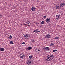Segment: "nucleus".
Wrapping results in <instances>:
<instances>
[{"label":"nucleus","instance_id":"obj_1","mask_svg":"<svg viewBox=\"0 0 65 65\" xmlns=\"http://www.w3.org/2000/svg\"><path fill=\"white\" fill-rule=\"evenodd\" d=\"M54 57V55H48L47 58V59L45 60V61L47 62V61H50L52 60L53 59Z\"/></svg>","mask_w":65,"mask_h":65},{"label":"nucleus","instance_id":"obj_2","mask_svg":"<svg viewBox=\"0 0 65 65\" xmlns=\"http://www.w3.org/2000/svg\"><path fill=\"white\" fill-rule=\"evenodd\" d=\"M29 37H30V35L29 34H26L24 36V38L26 39L29 38Z\"/></svg>","mask_w":65,"mask_h":65},{"label":"nucleus","instance_id":"obj_3","mask_svg":"<svg viewBox=\"0 0 65 65\" xmlns=\"http://www.w3.org/2000/svg\"><path fill=\"white\" fill-rule=\"evenodd\" d=\"M50 37H51L50 35L47 34L46 35V36H45V38L46 39H48L50 38Z\"/></svg>","mask_w":65,"mask_h":65},{"label":"nucleus","instance_id":"obj_4","mask_svg":"<svg viewBox=\"0 0 65 65\" xmlns=\"http://www.w3.org/2000/svg\"><path fill=\"white\" fill-rule=\"evenodd\" d=\"M61 18V15H57L56 16V18L57 20H60Z\"/></svg>","mask_w":65,"mask_h":65},{"label":"nucleus","instance_id":"obj_5","mask_svg":"<svg viewBox=\"0 0 65 65\" xmlns=\"http://www.w3.org/2000/svg\"><path fill=\"white\" fill-rule=\"evenodd\" d=\"M40 51V48H37L36 49V52L37 53H39Z\"/></svg>","mask_w":65,"mask_h":65},{"label":"nucleus","instance_id":"obj_6","mask_svg":"<svg viewBox=\"0 0 65 65\" xmlns=\"http://www.w3.org/2000/svg\"><path fill=\"white\" fill-rule=\"evenodd\" d=\"M25 57V55L23 54H21L20 55V57L21 59H23V58H24Z\"/></svg>","mask_w":65,"mask_h":65},{"label":"nucleus","instance_id":"obj_7","mask_svg":"<svg viewBox=\"0 0 65 65\" xmlns=\"http://www.w3.org/2000/svg\"><path fill=\"white\" fill-rule=\"evenodd\" d=\"M61 7L60 5L59 4L57 5L56 6V9H59Z\"/></svg>","mask_w":65,"mask_h":65},{"label":"nucleus","instance_id":"obj_8","mask_svg":"<svg viewBox=\"0 0 65 65\" xmlns=\"http://www.w3.org/2000/svg\"><path fill=\"white\" fill-rule=\"evenodd\" d=\"M45 21H46V22L47 23H50V18H47L45 20Z\"/></svg>","mask_w":65,"mask_h":65},{"label":"nucleus","instance_id":"obj_9","mask_svg":"<svg viewBox=\"0 0 65 65\" xmlns=\"http://www.w3.org/2000/svg\"><path fill=\"white\" fill-rule=\"evenodd\" d=\"M27 63L28 65H31V61L30 60H28L27 61Z\"/></svg>","mask_w":65,"mask_h":65},{"label":"nucleus","instance_id":"obj_10","mask_svg":"<svg viewBox=\"0 0 65 65\" xmlns=\"http://www.w3.org/2000/svg\"><path fill=\"white\" fill-rule=\"evenodd\" d=\"M60 7H63L64 6H65V3H61L60 4Z\"/></svg>","mask_w":65,"mask_h":65},{"label":"nucleus","instance_id":"obj_11","mask_svg":"<svg viewBox=\"0 0 65 65\" xmlns=\"http://www.w3.org/2000/svg\"><path fill=\"white\" fill-rule=\"evenodd\" d=\"M32 48V47L31 46H29L26 48V50L27 51H30V50H31Z\"/></svg>","mask_w":65,"mask_h":65},{"label":"nucleus","instance_id":"obj_12","mask_svg":"<svg viewBox=\"0 0 65 65\" xmlns=\"http://www.w3.org/2000/svg\"><path fill=\"white\" fill-rule=\"evenodd\" d=\"M26 25L30 26L31 25V23L29 21L27 22L26 23Z\"/></svg>","mask_w":65,"mask_h":65},{"label":"nucleus","instance_id":"obj_13","mask_svg":"<svg viewBox=\"0 0 65 65\" xmlns=\"http://www.w3.org/2000/svg\"><path fill=\"white\" fill-rule=\"evenodd\" d=\"M31 10L32 11H34L35 10V9H36V8H35L34 7H32L31 8Z\"/></svg>","mask_w":65,"mask_h":65},{"label":"nucleus","instance_id":"obj_14","mask_svg":"<svg viewBox=\"0 0 65 65\" xmlns=\"http://www.w3.org/2000/svg\"><path fill=\"white\" fill-rule=\"evenodd\" d=\"M4 51V48H1L0 47V51Z\"/></svg>","mask_w":65,"mask_h":65},{"label":"nucleus","instance_id":"obj_15","mask_svg":"<svg viewBox=\"0 0 65 65\" xmlns=\"http://www.w3.org/2000/svg\"><path fill=\"white\" fill-rule=\"evenodd\" d=\"M50 48L49 47H45V49L46 50V51H48V50H49Z\"/></svg>","mask_w":65,"mask_h":65},{"label":"nucleus","instance_id":"obj_16","mask_svg":"<svg viewBox=\"0 0 65 65\" xmlns=\"http://www.w3.org/2000/svg\"><path fill=\"white\" fill-rule=\"evenodd\" d=\"M35 41H35V40L34 39H32L31 40V42H35Z\"/></svg>","mask_w":65,"mask_h":65},{"label":"nucleus","instance_id":"obj_17","mask_svg":"<svg viewBox=\"0 0 65 65\" xmlns=\"http://www.w3.org/2000/svg\"><path fill=\"white\" fill-rule=\"evenodd\" d=\"M38 29H35L33 31V32L34 33V32H36V31H38Z\"/></svg>","mask_w":65,"mask_h":65},{"label":"nucleus","instance_id":"obj_18","mask_svg":"<svg viewBox=\"0 0 65 65\" xmlns=\"http://www.w3.org/2000/svg\"><path fill=\"white\" fill-rule=\"evenodd\" d=\"M51 46H53L54 45V44L53 43H52L50 44Z\"/></svg>","mask_w":65,"mask_h":65},{"label":"nucleus","instance_id":"obj_19","mask_svg":"<svg viewBox=\"0 0 65 65\" xmlns=\"http://www.w3.org/2000/svg\"><path fill=\"white\" fill-rule=\"evenodd\" d=\"M59 37H56L54 38V39H59Z\"/></svg>","mask_w":65,"mask_h":65},{"label":"nucleus","instance_id":"obj_20","mask_svg":"<svg viewBox=\"0 0 65 65\" xmlns=\"http://www.w3.org/2000/svg\"><path fill=\"white\" fill-rule=\"evenodd\" d=\"M41 24L42 25H44V21H42L41 22Z\"/></svg>","mask_w":65,"mask_h":65},{"label":"nucleus","instance_id":"obj_21","mask_svg":"<svg viewBox=\"0 0 65 65\" xmlns=\"http://www.w3.org/2000/svg\"><path fill=\"white\" fill-rule=\"evenodd\" d=\"M10 43L11 44H12L13 43V42L12 41H10Z\"/></svg>","mask_w":65,"mask_h":65},{"label":"nucleus","instance_id":"obj_22","mask_svg":"<svg viewBox=\"0 0 65 65\" xmlns=\"http://www.w3.org/2000/svg\"><path fill=\"white\" fill-rule=\"evenodd\" d=\"M11 38H12V36L11 35H10L9 36V39H11Z\"/></svg>","mask_w":65,"mask_h":65},{"label":"nucleus","instance_id":"obj_23","mask_svg":"<svg viewBox=\"0 0 65 65\" xmlns=\"http://www.w3.org/2000/svg\"><path fill=\"white\" fill-rule=\"evenodd\" d=\"M32 58V56H29V59H31Z\"/></svg>","mask_w":65,"mask_h":65},{"label":"nucleus","instance_id":"obj_24","mask_svg":"<svg viewBox=\"0 0 65 65\" xmlns=\"http://www.w3.org/2000/svg\"><path fill=\"white\" fill-rule=\"evenodd\" d=\"M57 50H54L53 51V52H57Z\"/></svg>","mask_w":65,"mask_h":65},{"label":"nucleus","instance_id":"obj_25","mask_svg":"<svg viewBox=\"0 0 65 65\" xmlns=\"http://www.w3.org/2000/svg\"><path fill=\"white\" fill-rule=\"evenodd\" d=\"M23 25H25V26H24L25 27H27V24H26H26L23 23Z\"/></svg>","mask_w":65,"mask_h":65},{"label":"nucleus","instance_id":"obj_26","mask_svg":"<svg viewBox=\"0 0 65 65\" xmlns=\"http://www.w3.org/2000/svg\"><path fill=\"white\" fill-rule=\"evenodd\" d=\"M40 32V31L39 30L38 31H36L35 32L36 33H38V32Z\"/></svg>","mask_w":65,"mask_h":65},{"label":"nucleus","instance_id":"obj_27","mask_svg":"<svg viewBox=\"0 0 65 65\" xmlns=\"http://www.w3.org/2000/svg\"><path fill=\"white\" fill-rule=\"evenodd\" d=\"M46 16H45L44 17H43L44 19H46Z\"/></svg>","mask_w":65,"mask_h":65},{"label":"nucleus","instance_id":"obj_28","mask_svg":"<svg viewBox=\"0 0 65 65\" xmlns=\"http://www.w3.org/2000/svg\"><path fill=\"white\" fill-rule=\"evenodd\" d=\"M22 44H26V43H25V42H23L22 43Z\"/></svg>","mask_w":65,"mask_h":65},{"label":"nucleus","instance_id":"obj_29","mask_svg":"<svg viewBox=\"0 0 65 65\" xmlns=\"http://www.w3.org/2000/svg\"><path fill=\"white\" fill-rule=\"evenodd\" d=\"M2 18V15H0V18Z\"/></svg>","mask_w":65,"mask_h":65},{"label":"nucleus","instance_id":"obj_30","mask_svg":"<svg viewBox=\"0 0 65 65\" xmlns=\"http://www.w3.org/2000/svg\"><path fill=\"white\" fill-rule=\"evenodd\" d=\"M37 1H39V0H36Z\"/></svg>","mask_w":65,"mask_h":65}]
</instances>
